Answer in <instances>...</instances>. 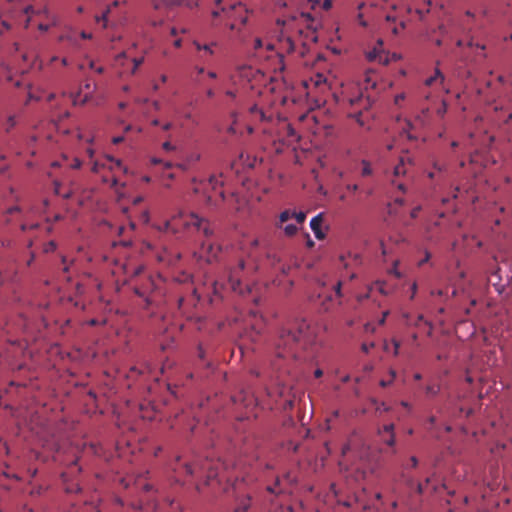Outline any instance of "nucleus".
I'll list each match as a JSON object with an SVG mask.
<instances>
[{
	"label": "nucleus",
	"mask_w": 512,
	"mask_h": 512,
	"mask_svg": "<svg viewBox=\"0 0 512 512\" xmlns=\"http://www.w3.org/2000/svg\"><path fill=\"white\" fill-rule=\"evenodd\" d=\"M319 327L311 325L305 319H295L288 327L280 331L275 344L276 359L272 362L273 369L281 367L279 359L307 360L313 357L314 349L318 344Z\"/></svg>",
	"instance_id": "f257e3e1"
},
{
	"label": "nucleus",
	"mask_w": 512,
	"mask_h": 512,
	"mask_svg": "<svg viewBox=\"0 0 512 512\" xmlns=\"http://www.w3.org/2000/svg\"><path fill=\"white\" fill-rule=\"evenodd\" d=\"M177 464L174 471L177 474V481L182 475L204 477L205 485H209L212 480L219 478L230 481V477L226 476L228 466L220 459L213 460L206 458L205 460L195 459L193 461L181 462L180 457L176 459Z\"/></svg>",
	"instance_id": "f03ea898"
},
{
	"label": "nucleus",
	"mask_w": 512,
	"mask_h": 512,
	"mask_svg": "<svg viewBox=\"0 0 512 512\" xmlns=\"http://www.w3.org/2000/svg\"><path fill=\"white\" fill-rule=\"evenodd\" d=\"M222 174L219 176L211 175L205 182H200L204 186L206 195V204L209 206H217L220 202L225 200V194L222 190L224 185Z\"/></svg>",
	"instance_id": "7ed1b4c3"
},
{
	"label": "nucleus",
	"mask_w": 512,
	"mask_h": 512,
	"mask_svg": "<svg viewBox=\"0 0 512 512\" xmlns=\"http://www.w3.org/2000/svg\"><path fill=\"white\" fill-rule=\"evenodd\" d=\"M342 296V290H319L314 302L321 310L329 311L340 303Z\"/></svg>",
	"instance_id": "20e7f679"
},
{
	"label": "nucleus",
	"mask_w": 512,
	"mask_h": 512,
	"mask_svg": "<svg viewBox=\"0 0 512 512\" xmlns=\"http://www.w3.org/2000/svg\"><path fill=\"white\" fill-rule=\"evenodd\" d=\"M339 262L346 270V276L352 279L355 277L354 269L362 265V256L359 253L347 252L340 255Z\"/></svg>",
	"instance_id": "39448f33"
},
{
	"label": "nucleus",
	"mask_w": 512,
	"mask_h": 512,
	"mask_svg": "<svg viewBox=\"0 0 512 512\" xmlns=\"http://www.w3.org/2000/svg\"><path fill=\"white\" fill-rule=\"evenodd\" d=\"M413 167H414V161L410 157V155H408V154L402 155L399 158V162L394 167L393 175L396 178H399L401 176H403V177L409 176L411 174Z\"/></svg>",
	"instance_id": "423d86ee"
},
{
	"label": "nucleus",
	"mask_w": 512,
	"mask_h": 512,
	"mask_svg": "<svg viewBox=\"0 0 512 512\" xmlns=\"http://www.w3.org/2000/svg\"><path fill=\"white\" fill-rule=\"evenodd\" d=\"M221 247L212 242L204 241L200 249V257L205 258L206 262L211 263L216 260Z\"/></svg>",
	"instance_id": "0eeeda50"
},
{
	"label": "nucleus",
	"mask_w": 512,
	"mask_h": 512,
	"mask_svg": "<svg viewBox=\"0 0 512 512\" xmlns=\"http://www.w3.org/2000/svg\"><path fill=\"white\" fill-rule=\"evenodd\" d=\"M185 225L186 226H194L198 230L202 229L203 234L207 238H209L210 236L213 235V230L210 227L209 223L205 219L200 218L196 214H191L189 217V220L185 222Z\"/></svg>",
	"instance_id": "6e6552de"
},
{
	"label": "nucleus",
	"mask_w": 512,
	"mask_h": 512,
	"mask_svg": "<svg viewBox=\"0 0 512 512\" xmlns=\"http://www.w3.org/2000/svg\"><path fill=\"white\" fill-rule=\"evenodd\" d=\"M115 167L122 168V162L114 157L107 155L102 161H95L92 167L93 172H98L100 168L113 170Z\"/></svg>",
	"instance_id": "1a4fd4ad"
},
{
	"label": "nucleus",
	"mask_w": 512,
	"mask_h": 512,
	"mask_svg": "<svg viewBox=\"0 0 512 512\" xmlns=\"http://www.w3.org/2000/svg\"><path fill=\"white\" fill-rule=\"evenodd\" d=\"M180 258L181 254L179 252H173L167 248H164L157 254V260L169 266L175 265Z\"/></svg>",
	"instance_id": "9d476101"
},
{
	"label": "nucleus",
	"mask_w": 512,
	"mask_h": 512,
	"mask_svg": "<svg viewBox=\"0 0 512 512\" xmlns=\"http://www.w3.org/2000/svg\"><path fill=\"white\" fill-rule=\"evenodd\" d=\"M245 262L240 260L236 267L230 270L228 280L231 288H236L241 284L240 273L244 271Z\"/></svg>",
	"instance_id": "9b49d317"
},
{
	"label": "nucleus",
	"mask_w": 512,
	"mask_h": 512,
	"mask_svg": "<svg viewBox=\"0 0 512 512\" xmlns=\"http://www.w3.org/2000/svg\"><path fill=\"white\" fill-rule=\"evenodd\" d=\"M323 222V214L320 213L313 217L310 221V227L318 240H323L325 238V233L321 229V225Z\"/></svg>",
	"instance_id": "f8f14e48"
},
{
	"label": "nucleus",
	"mask_w": 512,
	"mask_h": 512,
	"mask_svg": "<svg viewBox=\"0 0 512 512\" xmlns=\"http://www.w3.org/2000/svg\"><path fill=\"white\" fill-rule=\"evenodd\" d=\"M74 263H75L74 258H69L67 256H61V270L63 271L64 278L67 281H70V279L72 278V271H73Z\"/></svg>",
	"instance_id": "ddd939ff"
},
{
	"label": "nucleus",
	"mask_w": 512,
	"mask_h": 512,
	"mask_svg": "<svg viewBox=\"0 0 512 512\" xmlns=\"http://www.w3.org/2000/svg\"><path fill=\"white\" fill-rule=\"evenodd\" d=\"M437 81L440 83V85L442 86V88L445 91V93H449L450 92L449 88L444 86L445 76L443 75V73L438 68L435 69V73H434L433 76H431V77H429V78H427L425 80V85L426 86H431V85H433Z\"/></svg>",
	"instance_id": "4468645a"
},
{
	"label": "nucleus",
	"mask_w": 512,
	"mask_h": 512,
	"mask_svg": "<svg viewBox=\"0 0 512 512\" xmlns=\"http://www.w3.org/2000/svg\"><path fill=\"white\" fill-rule=\"evenodd\" d=\"M252 498L250 495H246L242 498H239L236 503V507L234 512H248L251 507Z\"/></svg>",
	"instance_id": "2eb2a0df"
},
{
	"label": "nucleus",
	"mask_w": 512,
	"mask_h": 512,
	"mask_svg": "<svg viewBox=\"0 0 512 512\" xmlns=\"http://www.w3.org/2000/svg\"><path fill=\"white\" fill-rule=\"evenodd\" d=\"M237 8L244 9L245 11H247L246 8L243 6V4L239 2V3L231 4L229 6V8L221 7L220 10H213L212 11V16L214 18H216V17H218L221 14V12H223L226 15L230 16L231 12L236 10Z\"/></svg>",
	"instance_id": "dca6fc26"
},
{
	"label": "nucleus",
	"mask_w": 512,
	"mask_h": 512,
	"mask_svg": "<svg viewBox=\"0 0 512 512\" xmlns=\"http://www.w3.org/2000/svg\"><path fill=\"white\" fill-rule=\"evenodd\" d=\"M119 3L120 2L118 0L113 1V3L107 7V9L102 13L101 16L95 17L96 22H98V23L103 22V27L106 28L107 22H108V16L111 13L112 8L117 7L119 5Z\"/></svg>",
	"instance_id": "f3484780"
},
{
	"label": "nucleus",
	"mask_w": 512,
	"mask_h": 512,
	"mask_svg": "<svg viewBox=\"0 0 512 512\" xmlns=\"http://www.w3.org/2000/svg\"><path fill=\"white\" fill-rule=\"evenodd\" d=\"M80 93V91H78L77 93H70L73 105H84L91 99V96L89 94H86L81 100H79Z\"/></svg>",
	"instance_id": "a211bd4d"
},
{
	"label": "nucleus",
	"mask_w": 512,
	"mask_h": 512,
	"mask_svg": "<svg viewBox=\"0 0 512 512\" xmlns=\"http://www.w3.org/2000/svg\"><path fill=\"white\" fill-rule=\"evenodd\" d=\"M249 112L252 116L258 118L260 121H265L267 119L265 112L257 105L251 106Z\"/></svg>",
	"instance_id": "6ab92c4d"
},
{
	"label": "nucleus",
	"mask_w": 512,
	"mask_h": 512,
	"mask_svg": "<svg viewBox=\"0 0 512 512\" xmlns=\"http://www.w3.org/2000/svg\"><path fill=\"white\" fill-rule=\"evenodd\" d=\"M362 102H366V104L364 105L365 107L368 106L369 104V99L368 98H364L363 94H359L358 96L356 97H353V98H349V103L351 106H356Z\"/></svg>",
	"instance_id": "aec40b11"
},
{
	"label": "nucleus",
	"mask_w": 512,
	"mask_h": 512,
	"mask_svg": "<svg viewBox=\"0 0 512 512\" xmlns=\"http://www.w3.org/2000/svg\"><path fill=\"white\" fill-rule=\"evenodd\" d=\"M412 129H413V125H412V123H411L410 121H406V122H405V126H403V127H402V132H403L404 134H406V135H407V138H408L409 140H416V139H417V137H416V136H414V135L411 133V130H412Z\"/></svg>",
	"instance_id": "412c9836"
},
{
	"label": "nucleus",
	"mask_w": 512,
	"mask_h": 512,
	"mask_svg": "<svg viewBox=\"0 0 512 512\" xmlns=\"http://www.w3.org/2000/svg\"><path fill=\"white\" fill-rule=\"evenodd\" d=\"M361 164H362V171H361V175H362L363 177H367V176L372 175L373 170H372V168H371L370 163H369L367 160H362Z\"/></svg>",
	"instance_id": "4be33fe9"
},
{
	"label": "nucleus",
	"mask_w": 512,
	"mask_h": 512,
	"mask_svg": "<svg viewBox=\"0 0 512 512\" xmlns=\"http://www.w3.org/2000/svg\"><path fill=\"white\" fill-rule=\"evenodd\" d=\"M290 218H292V212L290 210H285L279 215V222L277 223L278 227H281L283 223L287 222Z\"/></svg>",
	"instance_id": "5701e85b"
},
{
	"label": "nucleus",
	"mask_w": 512,
	"mask_h": 512,
	"mask_svg": "<svg viewBox=\"0 0 512 512\" xmlns=\"http://www.w3.org/2000/svg\"><path fill=\"white\" fill-rule=\"evenodd\" d=\"M286 391H287V387H285V386L279 387L276 390H271V389L267 388V394L270 397H274L276 394L279 397H283L286 394Z\"/></svg>",
	"instance_id": "b1692460"
},
{
	"label": "nucleus",
	"mask_w": 512,
	"mask_h": 512,
	"mask_svg": "<svg viewBox=\"0 0 512 512\" xmlns=\"http://www.w3.org/2000/svg\"><path fill=\"white\" fill-rule=\"evenodd\" d=\"M297 231H298V228L294 224H288L284 227V233H285V235H287L289 237L295 235L297 233Z\"/></svg>",
	"instance_id": "393cba45"
},
{
	"label": "nucleus",
	"mask_w": 512,
	"mask_h": 512,
	"mask_svg": "<svg viewBox=\"0 0 512 512\" xmlns=\"http://www.w3.org/2000/svg\"><path fill=\"white\" fill-rule=\"evenodd\" d=\"M292 218H295L297 223L302 224L306 219L304 212H292Z\"/></svg>",
	"instance_id": "a878e982"
},
{
	"label": "nucleus",
	"mask_w": 512,
	"mask_h": 512,
	"mask_svg": "<svg viewBox=\"0 0 512 512\" xmlns=\"http://www.w3.org/2000/svg\"><path fill=\"white\" fill-rule=\"evenodd\" d=\"M439 391H440V386L439 385H437V386H435V385H428L426 387V393L430 394L432 396L437 395L439 393Z\"/></svg>",
	"instance_id": "bb28decb"
},
{
	"label": "nucleus",
	"mask_w": 512,
	"mask_h": 512,
	"mask_svg": "<svg viewBox=\"0 0 512 512\" xmlns=\"http://www.w3.org/2000/svg\"><path fill=\"white\" fill-rule=\"evenodd\" d=\"M263 47V42L260 38H256L254 40V45H253V48H254V51H255V54L256 56L260 57L261 55L259 54V50L262 49Z\"/></svg>",
	"instance_id": "cd10ccee"
},
{
	"label": "nucleus",
	"mask_w": 512,
	"mask_h": 512,
	"mask_svg": "<svg viewBox=\"0 0 512 512\" xmlns=\"http://www.w3.org/2000/svg\"><path fill=\"white\" fill-rule=\"evenodd\" d=\"M379 433L382 435L383 433H386V434H395L394 433V424H387V425H384L382 430L379 431Z\"/></svg>",
	"instance_id": "c85d7f7f"
},
{
	"label": "nucleus",
	"mask_w": 512,
	"mask_h": 512,
	"mask_svg": "<svg viewBox=\"0 0 512 512\" xmlns=\"http://www.w3.org/2000/svg\"><path fill=\"white\" fill-rule=\"evenodd\" d=\"M283 43L286 45V49L288 52H293L295 49V45L293 40L290 37H287L285 40H283Z\"/></svg>",
	"instance_id": "c756f323"
},
{
	"label": "nucleus",
	"mask_w": 512,
	"mask_h": 512,
	"mask_svg": "<svg viewBox=\"0 0 512 512\" xmlns=\"http://www.w3.org/2000/svg\"><path fill=\"white\" fill-rule=\"evenodd\" d=\"M279 483H280V480L277 478L276 482L273 486H267V491H269L270 493H274V494L280 493L281 490H278Z\"/></svg>",
	"instance_id": "7c9ffc66"
},
{
	"label": "nucleus",
	"mask_w": 512,
	"mask_h": 512,
	"mask_svg": "<svg viewBox=\"0 0 512 512\" xmlns=\"http://www.w3.org/2000/svg\"><path fill=\"white\" fill-rule=\"evenodd\" d=\"M143 61H144L143 57L133 59V68H132L133 74L137 71L138 67L143 63Z\"/></svg>",
	"instance_id": "2f4dec72"
},
{
	"label": "nucleus",
	"mask_w": 512,
	"mask_h": 512,
	"mask_svg": "<svg viewBox=\"0 0 512 512\" xmlns=\"http://www.w3.org/2000/svg\"><path fill=\"white\" fill-rule=\"evenodd\" d=\"M424 254H425L424 258H422L421 260H419V261H418V266H419V267L423 266V265H424L425 263H427V262L430 260V258H431V253H430L429 251L425 250V251H424Z\"/></svg>",
	"instance_id": "473e14b6"
},
{
	"label": "nucleus",
	"mask_w": 512,
	"mask_h": 512,
	"mask_svg": "<svg viewBox=\"0 0 512 512\" xmlns=\"http://www.w3.org/2000/svg\"><path fill=\"white\" fill-rule=\"evenodd\" d=\"M215 45H216L215 42H212L210 44H204L202 50L205 51L206 53H208L209 55H213L214 51H213L212 47Z\"/></svg>",
	"instance_id": "72a5a7b5"
},
{
	"label": "nucleus",
	"mask_w": 512,
	"mask_h": 512,
	"mask_svg": "<svg viewBox=\"0 0 512 512\" xmlns=\"http://www.w3.org/2000/svg\"><path fill=\"white\" fill-rule=\"evenodd\" d=\"M446 112H447V103H446V101H444V100H443V101H442V105H441V107H439V108L437 109V114H438L440 117H443V116H444V114H445Z\"/></svg>",
	"instance_id": "f704fd0d"
},
{
	"label": "nucleus",
	"mask_w": 512,
	"mask_h": 512,
	"mask_svg": "<svg viewBox=\"0 0 512 512\" xmlns=\"http://www.w3.org/2000/svg\"><path fill=\"white\" fill-rule=\"evenodd\" d=\"M398 266H399V263H398V262H395V263H394V265H393V267L389 270V272H390L391 274H394L397 278H400V277H401V273H400V271H399Z\"/></svg>",
	"instance_id": "c9c22d12"
},
{
	"label": "nucleus",
	"mask_w": 512,
	"mask_h": 512,
	"mask_svg": "<svg viewBox=\"0 0 512 512\" xmlns=\"http://www.w3.org/2000/svg\"><path fill=\"white\" fill-rule=\"evenodd\" d=\"M383 441L388 445V446H394L395 445V434H389L388 435V438H383Z\"/></svg>",
	"instance_id": "e433bc0d"
},
{
	"label": "nucleus",
	"mask_w": 512,
	"mask_h": 512,
	"mask_svg": "<svg viewBox=\"0 0 512 512\" xmlns=\"http://www.w3.org/2000/svg\"><path fill=\"white\" fill-rule=\"evenodd\" d=\"M132 242L130 240H120L118 242H113V246L117 247L118 245H121L123 247H130Z\"/></svg>",
	"instance_id": "4c0bfd02"
},
{
	"label": "nucleus",
	"mask_w": 512,
	"mask_h": 512,
	"mask_svg": "<svg viewBox=\"0 0 512 512\" xmlns=\"http://www.w3.org/2000/svg\"><path fill=\"white\" fill-rule=\"evenodd\" d=\"M82 165V162L78 158H74L72 162L69 164V167L72 169H79Z\"/></svg>",
	"instance_id": "58836bf2"
},
{
	"label": "nucleus",
	"mask_w": 512,
	"mask_h": 512,
	"mask_svg": "<svg viewBox=\"0 0 512 512\" xmlns=\"http://www.w3.org/2000/svg\"><path fill=\"white\" fill-rule=\"evenodd\" d=\"M375 346V344L373 342H370V343H363L361 345V350L365 353H368L373 347Z\"/></svg>",
	"instance_id": "ea45409f"
},
{
	"label": "nucleus",
	"mask_w": 512,
	"mask_h": 512,
	"mask_svg": "<svg viewBox=\"0 0 512 512\" xmlns=\"http://www.w3.org/2000/svg\"><path fill=\"white\" fill-rule=\"evenodd\" d=\"M162 148H163L165 151H168V152H170V151H174V150L176 149V147H175L173 144H171V142H169V141L164 142V143L162 144Z\"/></svg>",
	"instance_id": "a19ab883"
},
{
	"label": "nucleus",
	"mask_w": 512,
	"mask_h": 512,
	"mask_svg": "<svg viewBox=\"0 0 512 512\" xmlns=\"http://www.w3.org/2000/svg\"><path fill=\"white\" fill-rule=\"evenodd\" d=\"M172 366H173V362H171L170 360H168V359H167V360L163 363V365H162V367H161V372H162V373H165V371H166V370H168V369H171V368H172Z\"/></svg>",
	"instance_id": "79ce46f5"
},
{
	"label": "nucleus",
	"mask_w": 512,
	"mask_h": 512,
	"mask_svg": "<svg viewBox=\"0 0 512 512\" xmlns=\"http://www.w3.org/2000/svg\"><path fill=\"white\" fill-rule=\"evenodd\" d=\"M365 332H371L373 333L375 331V326L372 323H366L364 325Z\"/></svg>",
	"instance_id": "37998d69"
},
{
	"label": "nucleus",
	"mask_w": 512,
	"mask_h": 512,
	"mask_svg": "<svg viewBox=\"0 0 512 512\" xmlns=\"http://www.w3.org/2000/svg\"><path fill=\"white\" fill-rule=\"evenodd\" d=\"M66 491L68 493L78 492V491H80V487L78 486V484H75L71 487H66Z\"/></svg>",
	"instance_id": "c03bdc74"
},
{
	"label": "nucleus",
	"mask_w": 512,
	"mask_h": 512,
	"mask_svg": "<svg viewBox=\"0 0 512 512\" xmlns=\"http://www.w3.org/2000/svg\"><path fill=\"white\" fill-rule=\"evenodd\" d=\"M276 512H293V508L291 506H280Z\"/></svg>",
	"instance_id": "a18cd8bd"
},
{
	"label": "nucleus",
	"mask_w": 512,
	"mask_h": 512,
	"mask_svg": "<svg viewBox=\"0 0 512 512\" xmlns=\"http://www.w3.org/2000/svg\"><path fill=\"white\" fill-rule=\"evenodd\" d=\"M420 210H421L420 206H417V207L413 208L411 210V212H410L411 218H416L418 216V213H419Z\"/></svg>",
	"instance_id": "49530a36"
},
{
	"label": "nucleus",
	"mask_w": 512,
	"mask_h": 512,
	"mask_svg": "<svg viewBox=\"0 0 512 512\" xmlns=\"http://www.w3.org/2000/svg\"><path fill=\"white\" fill-rule=\"evenodd\" d=\"M16 212H20V207L19 206H12V207H10V208H8L6 210V213L9 214V215L13 214V213H16Z\"/></svg>",
	"instance_id": "de8ad7c7"
},
{
	"label": "nucleus",
	"mask_w": 512,
	"mask_h": 512,
	"mask_svg": "<svg viewBox=\"0 0 512 512\" xmlns=\"http://www.w3.org/2000/svg\"><path fill=\"white\" fill-rule=\"evenodd\" d=\"M392 182L397 186V188L399 190L405 192V190H406L405 183H403L401 181L400 182H396L395 180H393Z\"/></svg>",
	"instance_id": "09e8293b"
},
{
	"label": "nucleus",
	"mask_w": 512,
	"mask_h": 512,
	"mask_svg": "<svg viewBox=\"0 0 512 512\" xmlns=\"http://www.w3.org/2000/svg\"><path fill=\"white\" fill-rule=\"evenodd\" d=\"M285 479L290 483V484H294L296 483V478L294 476H292L290 473H287L285 475Z\"/></svg>",
	"instance_id": "8fccbe9b"
},
{
	"label": "nucleus",
	"mask_w": 512,
	"mask_h": 512,
	"mask_svg": "<svg viewBox=\"0 0 512 512\" xmlns=\"http://www.w3.org/2000/svg\"><path fill=\"white\" fill-rule=\"evenodd\" d=\"M409 461L412 468H415L418 465V459L415 456H411Z\"/></svg>",
	"instance_id": "3c124183"
},
{
	"label": "nucleus",
	"mask_w": 512,
	"mask_h": 512,
	"mask_svg": "<svg viewBox=\"0 0 512 512\" xmlns=\"http://www.w3.org/2000/svg\"><path fill=\"white\" fill-rule=\"evenodd\" d=\"M332 7V0H324L323 9L329 10Z\"/></svg>",
	"instance_id": "603ef678"
},
{
	"label": "nucleus",
	"mask_w": 512,
	"mask_h": 512,
	"mask_svg": "<svg viewBox=\"0 0 512 512\" xmlns=\"http://www.w3.org/2000/svg\"><path fill=\"white\" fill-rule=\"evenodd\" d=\"M56 248V244L54 241H50L47 245L46 252L53 251Z\"/></svg>",
	"instance_id": "864d4df0"
},
{
	"label": "nucleus",
	"mask_w": 512,
	"mask_h": 512,
	"mask_svg": "<svg viewBox=\"0 0 512 512\" xmlns=\"http://www.w3.org/2000/svg\"><path fill=\"white\" fill-rule=\"evenodd\" d=\"M206 96H207L208 98H210V99H211V98H213V97L215 96V91H214V89H212V88L207 89V91H206Z\"/></svg>",
	"instance_id": "5fc2aeb1"
},
{
	"label": "nucleus",
	"mask_w": 512,
	"mask_h": 512,
	"mask_svg": "<svg viewBox=\"0 0 512 512\" xmlns=\"http://www.w3.org/2000/svg\"><path fill=\"white\" fill-rule=\"evenodd\" d=\"M393 344H394V355H398L400 344L396 340L393 341Z\"/></svg>",
	"instance_id": "6e6d98bb"
},
{
	"label": "nucleus",
	"mask_w": 512,
	"mask_h": 512,
	"mask_svg": "<svg viewBox=\"0 0 512 512\" xmlns=\"http://www.w3.org/2000/svg\"><path fill=\"white\" fill-rule=\"evenodd\" d=\"M366 86L365 88L367 89L369 86L374 88L376 86V83L375 82H371L370 78L369 77H366Z\"/></svg>",
	"instance_id": "4d7b16f0"
},
{
	"label": "nucleus",
	"mask_w": 512,
	"mask_h": 512,
	"mask_svg": "<svg viewBox=\"0 0 512 512\" xmlns=\"http://www.w3.org/2000/svg\"><path fill=\"white\" fill-rule=\"evenodd\" d=\"M123 140H124V137H123V136H117V137H114V138H113L112 142H113L114 144H119V143L123 142Z\"/></svg>",
	"instance_id": "13d9d810"
},
{
	"label": "nucleus",
	"mask_w": 512,
	"mask_h": 512,
	"mask_svg": "<svg viewBox=\"0 0 512 512\" xmlns=\"http://www.w3.org/2000/svg\"><path fill=\"white\" fill-rule=\"evenodd\" d=\"M293 400L292 399H288L285 401V404H284V408L287 409V408H292L293 407Z\"/></svg>",
	"instance_id": "bf43d9fd"
},
{
	"label": "nucleus",
	"mask_w": 512,
	"mask_h": 512,
	"mask_svg": "<svg viewBox=\"0 0 512 512\" xmlns=\"http://www.w3.org/2000/svg\"><path fill=\"white\" fill-rule=\"evenodd\" d=\"M80 36H81L82 39H91L92 38V34L91 33H87L85 31L81 32Z\"/></svg>",
	"instance_id": "052dcab7"
},
{
	"label": "nucleus",
	"mask_w": 512,
	"mask_h": 512,
	"mask_svg": "<svg viewBox=\"0 0 512 512\" xmlns=\"http://www.w3.org/2000/svg\"><path fill=\"white\" fill-rule=\"evenodd\" d=\"M388 313H389L388 311H385L383 313L382 317L379 319V322H378L380 325H383L385 323V320H386V317H387Z\"/></svg>",
	"instance_id": "680f3d73"
},
{
	"label": "nucleus",
	"mask_w": 512,
	"mask_h": 512,
	"mask_svg": "<svg viewBox=\"0 0 512 512\" xmlns=\"http://www.w3.org/2000/svg\"><path fill=\"white\" fill-rule=\"evenodd\" d=\"M225 94H226V96H228V97H230V98H233V99H234V98H236V92H235V91H233V90H227V91L225 92Z\"/></svg>",
	"instance_id": "e2e57ef3"
},
{
	"label": "nucleus",
	"mask_w": 512,
	"mask_h": 512,
	"mask_svg": "<svg viewBox=\"0 0 512 512\" xmlns=\"http://www.w3.org/2000/svg\"><path fill=\"white\" fill-rule=\"evenodd\" d=\"M377 410H383L385 412L389 411L390 410V407L387 406L385 403H381V406L377 408Z\"/></svg>",
	"instance_id": "0e129e2a"
},
{
	"label": "nucleus",
	"mask_w": 512,
	"mask_h": 512,
	"mask_svg": "<svg viewBox=\"0 0 512 512\" xmlns=\"http://www.w3.org/2000/svg\"><path fill=\"white\" fill-rule=\"evenodd\" d=\"M404 94H398L395 96V103L398 104L400 101L404 100Z\"/></svg>",
	"instance_id": "69168bd1"
},
{
	"label": "nucleus",
	"mask_w": 512,
	"mask_h": 512,
	"mask_svg": "<svg viewBox=\"0 0 512 512\" xmlns=\"http://www.w3.org/2000/svg\"><path fill=\"white\" fill-rule=\"evenodd\" d=\"M173 124L171 122H168V123H165L163 126H162V129L164 131H168L172 128Z\"/></svg>",
	"instance_id": "338daca9"
},
{
	"label": "nucleus",
	"mask_w": 512,
	"mask_h": 512,
	"mask_svg": "<svg viewBox=\"0 0 512 512\" xmlns=\"http://www.w3.org/2000/svg\"><path fill=\"white\" fill-rule=\"evenodd\" d=\"M347 189L350 190V191H357L358 190V185L357 184H351V185H347Z\"/></svg>",
	"instance_id": "774afa93"
}]
</instances>
